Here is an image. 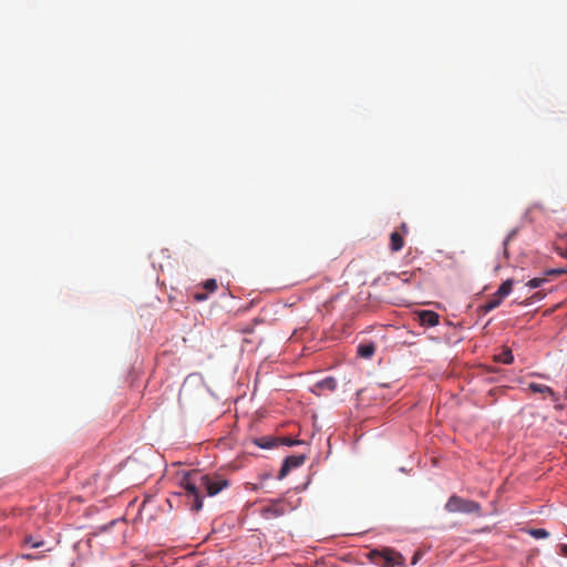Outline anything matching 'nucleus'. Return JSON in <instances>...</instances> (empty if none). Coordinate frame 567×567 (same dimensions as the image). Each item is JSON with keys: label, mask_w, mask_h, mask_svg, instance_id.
I'll list each match as a JSON object with an SVG mask.
<instances>
[{"label": "nucleus", "mask_w": 567, "mask_h": 567, "mask_svg": "<svg viewBox=\"0 0 567 567\" xmlns=\"http://www.w3.org/2000/svg\"><path fill=\"white\" fill-rule=\"evenodd\" d=\"M228 485L227 480L218 476L202 475L197 472L186 474L181 482L190 509L195 512L202 509L204 494L215 496Z\"/></svg>", "instance_id": "1"}, {"label": "nucleus", "mask_w": 567, "mask_h": 567, "mask_svg": "<svg viewBox=\"0 0 567 567\" xmlns=\"http://www.w3.org/2000/svg\"><path fill=\"white\" fill-rule=\"evenodd\" d=\"M256 444L261 449H271L277 445L275 440L270 437H260L256 440Z\"/></svg>", "instance_id": "13"}, {"label": "nucleus", "mask_w": 567, "mask_h": 567, "mask_svg": "<svg viewBox=\"0 0 567 567\" xmlns=\"http://www.w3.org/2000/svg\"><path fill=\"white\" fill-rule=\"evenodd\" d=\"M445 509L449 513H464V514H477L481 515V505L471 499L462 498L457 495H452L446 504Z\"/></svg>", "instance_id": "3"}, {"label": "nucleus", "mask_w": 567, "mask_h": 567, "mask_svg": "<svg viewBox=\"0 0 567 567\" xmlns=\"http://www.w3.org/2000/svg\"><path fill=\"white\" fill-rule=\"evenodd\" d=\"M195 299L198 300V301L205 300L206 299V295L205 293H196L195 295Z\"/></svg>", "instance_id": "24"}, {"label": "nucleus", "mask_w": 567, "mask_h": 567, "mask_svg": "<svg viewBox=\"0 0 567 567\" xmlns=\"http://www.w3.org/2000/svg\"><path fill=\"white\" fill-rule=\"evenodd\" d=\"M375 352V346L373 343H361L358 346V355L364 359L371 358Z\"/></svg>", "instance_id": "10"}, {"label": "nucleus", "mask_w": 567, "mask_h": 567, "mask_svg": "<svg viewBox=\"0 0 567 567\" xmlns=\"http://www.w3.org/2000/svg\"><path fill=\"white\" fill-rule=\"evenodd\" d=\"M24 543L30 545V547H32V548H40L44 545L43 540L35 542V540H33L32 536H28L25 538Z\"/></svg>", "instance_id": "18"}, {"label": "nucleus", "mask_w": 567, "mask_h": 567, "mask_svg": "<svg viewBox=\"0 0 567 567\" xmlns=\"http://www.w3.org/2000/svg\"><path fill=\"white\" fill-rule=\"evenodd\" d=\"M260 513L265 519L277 518L286 513V506L281 501H275L271 504L262 507Z\"/></svg>", "instance_id": "5"}, {"label": "nucleus", "mask_w": 567, "mask_h": 567, "mask_svg": "<svg viewBox=\"0 0 567 567\" xmlns=\"http://www.w3.org/2000/svg\"><path fill=\"white\" fill-rule=\"evenodd\" d=\"M503 299L504 298H502L501 296H498L497 292H495L482 306V309L484 310V312H489V311L494 310L495 308H497L502 303Z\"/></svg>", "instance_id": "9"}, {"label": "nucleus", "mask_w": 567, "mask_h": 567, "mask_svg": "<svg viewBox=\"0 0 567 567\" xmlns=\"http://www.w3.org/2000/svg\"><path fill=\"white\" fill-rule=\"evenodd\" d=\"M513 279H507L505 280L497 289V293L498 296H501L502 298H505L507 297L511 292H512V289H513Z\"/></svg>", "instance_id": "11"}, {"label": "nucleus", "mask_w": 567, "mask_h": 567, "mask_svg": "<svg viewBox=\"0 0 567 567\" xmlns=\"http://www.w3.org/2000/svg\"><path fill=\"white\" fill-rule=\"evenodd\" d=\"M405 276H406V272H403V274H401V275H400V276H398V277H399V278H401V280H402V281L408 282V281H409V278H408V277H405Z\"/></svg>", "instance_id": "25"}, {"label": "nucleus", "mask_w": 567, "mask_h": 567, "mask_svg": "<svg viewBox=\"0 0 567 567\" xmlns=\"http://www.w3.org/2000/svg\"><path fill=\"white\" fill-rule=\"evenodd\" d=\"M529 390L534 393H543V394H548L549 396H551L555 401L557 400V395L556 393L554 392V390L545 384H539V383H529L528 385Z\"/></svg>", "instance_id": "8"}, {"label": "nucleus", "mask_w": 567, "mask_h": 567, "mask_svg": "<svg viewBox=\"0 0 567 567\" xmlns=\"http://www.w3.org/2000/svg\"><path fill=\"white\" fill-rule=\"evenodd\" d=\"M547 279L546 278H534V279H530L528 282H527V286L532 289H535V288H538L540 287L544 282H546Z\"/></svg>", "instance_id": "17"}, {"label": "nucleus", "mask_w": 567, "mask_h": 567, "mask_svg": "<svg viewBox=\"0 0 567 567\" xmlns=\"http://www.w3.org/2000/svg\"><path fill=\"white\" fill-rule=\"evenodd\" d=\"M306 461L305 455H291L285 458L278 474V478H284L292 468L301 466Z\"/></svg>", "instance_id": "4"}, {"label": "nucleus", "mask_w": 567, "mask_h": 567, "mask_svg": "<svg viewBox=\"0 0 567 567\" xmlns=\"http://www.w3.org/2000/svg\"><path fill=\"white\" fill-rule=\"evenodd\" d=\"M518 233V229L517 228H514L512 229L507 236L505 237L504 239V243H503V246H504V255L507 256L508 255V245L509 243L516 237Z\"/></svg>", "instance_id": "14"}, {"label": "nucleus", "mask_w": 567, "mask_h": 567, "mask_svg": "<svg viewBox=\"0 0 567 567\" xmlns=\"http://www.w3.org/2000/svg\"><path fill=\"white\" fill-rule=\"evenodd\" d=\"M403 246H404V239H403L402 234H400L399 231L391 233V235H390L391 251L396 252V251L401 250L403 248Z\"/></svg>", "instance_id": "7"}, {"label": "nucleus", "mask_w": 567, "mask_h": 567, "mask_svg": "<svg viewBox=\"0 0 567 567\" xmlns=\"http://www.w3.org/2000/svg\"><path fill=\"white\" fill-rule=\"evenodd\" d=\"M281 443L284 445L292 446V445L300 444L301 441L300 440L290 439V437H282L281 439Z\"/></svg>", "instance_id": "20"}, {"label": "nucleus", "mask_w": 567, "mask_h": 567, "mask_svg": "<svg viewBox=\"0 0 567 567\" xmlns=\"http://www.w3.org/2000/svg\"><path fill=\"white\" fill-rule=\"evenodd\" d=\"M545 297V293L540 292V291H537L534 293V296L532 298L534 299H537V300H540Z\"/></svg>", "instance_id": "23"}, {"label": "nucleus", "mask_w": 567, "mask_h": 567, "mask_svg": "<svg viewBox=\"0 0 567 567\" xmlns=\"http://www.w3.org/2000/svg\"><path fill=\"white\" fill-rule=\"evenodd\" d=\"M529 535L534 538H547L549 536V533L544 528H533L529 532Z\"/></svg>", "instance_id": "16"}, {"label": "nucleus", "mask_w": 567, "mask_h": 567, "mask_svg": "<svg viewBox=\"0 0 567 567\" xmlns=\"http://www.w3.org/2000/svg\"><path fill=\"white\" fill-rule=\"evenodd\" d=\"M204 288L209 292H214L217 289V281L215 279H208L205 281Z\"/></svg>", "instance_id": "19"}, {"label": "nucleus", "mask_w": 567, "mask_h": 567, "mask_svg": "<svg viewBox=\"0 0 567 567\" xmlns=\"http://www.w3.org/2000/svg\"><path fill=\"white\" fill-rule=\"evenodd\" d=\"M557 254L567 259V236L561 237L560 244L556 246Z\"/></svg>", "instance_id": "15"}, {"label": "nucleus", "mask_w": 567, "mask_h": 567, "mask_svg": "<svg viewBox=\"0 0 567 567\" xmlns=\"http://www.w3.org/2000/svg\"><path fill=\"white\" fill-rule=\"evenodd\" d=\"M368 558L371 563L382 567H395L403 566L405 564L404 556L389 547L370 550L368 553Z\"/></svg>", "instance_id": "2"}, {"label": "nucleus", "mask_w": 567, "mask_h": 567, "mask_svg": "<svg viewBox=\"0 0 567 567\" xmlns=\"http://www.w3.org/2000/svg\"><path fill=\"white\" fill-rule=\"evenodd\" d=\"M559 549H560V551H559L560 555L567 557V545L566 544H561L559 546Z\"/></svg>", "instance_id": "22"}, {"label": "nucleus", "mask_w": 567, "mask_h": 567, "mask_svg": "<svg viewBox=\"0 0 567 567\" xmlns=\"http://www.w3.org/2000/svg\"><path fill=\"white\" fill-rule=\"evenodd\" d=\"M419 319L422 326L435 327L440 322L439 313L431 310H423L419 313Z\"/></svg>", "instance_id": "6"}, {"label": "nucleus", "mask_w": 567, "mask_h": 567, "mask_svg": "<svg viewBox=\"0 0 567 567\" xmlns=\"http://www.w3.org/2000/svg\"><path fill=\"white\" fill-rule=\"evenodd\" d=\"M495 360L505 364H511L514 361L511 349H504L499 354L495 355Z\"/></svg>", "instance_id": "12"}, {"label": "nucleus", "mask_w": 567, "mask_h": 567, "mask_svg": "<svg viewBox=\"0 0 567 567\" xmlns=\"http://www.w3.org/2000/svg\"><path fill=\"white\" fill-rule=\"evenodd\" d=\"M567 272V268H555L547 271V275H561Z\"/></svg>", "instance_id": "21"}, {"label": "nucleus", "mask_w": 567, "mask_h": 567, "mask_svg": "<svg viewBox=\"0 0 567 567\" xmlns=\"http://www.w3.org/2000/svg\"><path fill=\"white\" fill-rule=\"evenodd\" d=\"M401 229L403 233H406L408 231V226L405 224H402L401 225Z\"/></svg>", "instance_id": "26"}]
</instances>
